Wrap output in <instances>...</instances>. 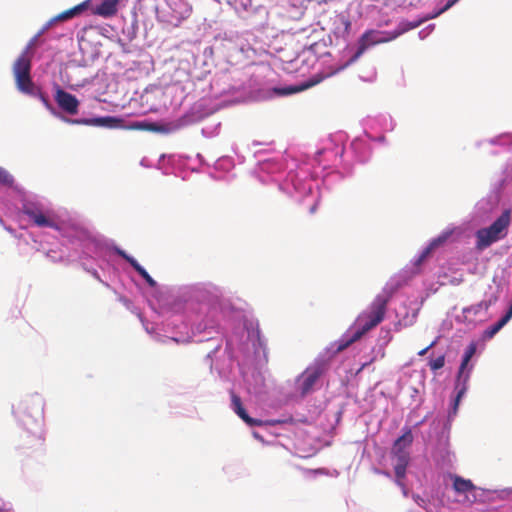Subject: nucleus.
Returning a JSON list of instances; mask_svg holds the SVG:
<instances>
[{"label": "nucleus", "instance_id": "obj_1", "mask_svg": "<svg viewBox=\"0 0 512 512\" xmlns=\"http://www.w3.org/2000/svg\"><path fill=\"white\" fill-rule=\"evenodd\" d=\"M13 414L22 426V446L32 450L42 448L45 442L43 399L38 395L27 396L13 406Z\"/></svg>", "mask_w": 512, "mask_h": 512}, {"label": "nucleus", "instance_id": "obj_2", "mask_svg": "<svg viewBox=\"0 0 512 512\" xmlns=\"http://www.w3.org/2000/svg\"><path fill=\"white\" fill-rule=\"evenodd\" d=\"M389 296L379 294L370 304L368 310L363 311L356 319L357 329L353 334L341 341L337 352H341L350 345L360 340L366 333L377 327L385 318Z\"/></svg>", "mask_w": 512, "mask_h": 512}, {"label": "nucleus", "instance_id": "obj_3", "mask_svg": "<svg viewBox=\"0 0 512 512\" xmlns=\"http://www.w3.org/2000/svg\"><path fill=\"white\" fill-rule=\"evenodd\" d=\"M417 26L418 23L402 22L394 31L368 30L364 32L358 40L357 51L344 67L358 60L369 47L390 42L398 38L403 33L416 28Z\"/></svg>", "mask_w": 512, "mask_h": 512}, {"label": "nucleus", "instance_id": "obj_4", "mask_svg": "<svg viewBox=\"0 0 512 512\" xmlns=\"http://www.w3.org/2000/svg\"><path fill=\"white\" fill-rule=\"evenodd\" d=\"M510 222L511 212L505 210L489 227L479 229L475 234L476 249L483 251L493 243L506 237Z\"/></svg>", "mask_w": 512, "mask_h": 512}, {"label": "nucleus", "instance_id": "obj_5", "mask_svg": "<svg viewBox=\"0 0 512 512\" xmlns=\"http://www.w3.org/2000/svg\"><path fill=\"white\" fill-rule=\"evenodd\" d=\"M31 56L21 53L13 65V73L17 88L27 94L33 93V82L30 76Z\"/></svg>", "mask_w": 512, "mask_h": 512}, {"label": "nucleus", "instance_id": "obj_6", "mask_svg": "<svg viewBox=\"0 0 512 512\" xmlns=\"http://www.w3.org/2000/svg\"><path fill=\"white\" fill-rule=\"evenodd\" d=\"M453 489L458 494H465L466 499L470 503L477 501L484 502L487 496V491L479 488L473 484L469 479H464L458 475L452 477Z\"/></svg>", "mask_w": 512, "mask_h": 512}, {"label": "nucleus", "instance_id": "obj_7", "mask_svg": "<svg viewBox=\"0 0 512 512\" xmlns=\"http://www.w3.org/2000/svg\"><path fill=\"white\" fill-rule=\"evenodd\" d=\"M324 371L325 367L323 363H314L307 367L297 378V388L302 396H305L312 391L315 383L323 375Z\"/></svg>", "mask_w": 512, "mask_h": 512}, {"label": "nucleus", "instance_id": "obj_8", "mask_svg": "<svg viewBox=\"0 0 512 512\" xmlns=\"http://www.w3.org/2000/svg\"><path fill=\"white\" fill-rule=\"evenodd\" d=\"M476 348H477L476 344L474 342H472L469 344V346L467 347V349L464 353V356H463V359H462V362H461V365L459 368L458 376H457V382H458V384H460V382L462 381V386L459 388L457 395L454 399L453 414H456L458 405H459V401H460L461 397L466 392L469 374H464V371H465L469 361L471 360L473 355L476 353ZM458 386L459 385H457V387Z\"/></svg>", "mask_w": 512, "mask_h": 512}, {"label": "nucleus", "instance_id": "obj_9", "mask_svg": "<svg viewBox=\"0 0 512 512\" xmlns=\"http://www.w3.org/2000/svg\"><path fill=\"white\" fill-rule=\"evenodd\" d=\"M182 126L183 123L180 120L167 123L136 121L131 123L127 128L131 130H141L161 134H169L178 131Z\"/></svg>", "mask_w": 512, "mask_h": 512}, {"label": "nucleus", "instance_id": "obj_10", "mask_svg": "<svg viewBox=\"0 0 512 512\" xmlns=\"http://www.w3.org/2000/svg\"><path fill=\"white\" fill-rule=\"evenodd\" d=\"M67 123L78 124V125H88V126H100L107 128H124V120L117 117L105 116V117H96L89 119H69L64 118Z\"/></svg>", "mask_w": 512, "mask_h": 512}, {"label": "nucleus", "instance_id": "obj_11", "mask_svg": "<svg viewBox=\"0 0 512 512\" xmlns=\"http://www.w3.org/2000/svg\"><path fill=\"white\" fill-rule=\"evenodd\" d=\"M89 0H86L70 9H67L55 17L51 18L48 22H46L42 28L40 29V34H44L47 32L54 24L58 22L67 21L69 19H72L78 15H80L83 11H85L88 8Z\"/></svg>", "mask_w": 512, "mask_h": 512}, {"label": "nucleus", "instance_id": "obj_12", "mask_svg": "<svg viewBox=\"0 0 512 512\" xmlns=\"http://www.w3.org/2000/svg\"><path fill=\"white\" fill-rule=\"evenodd\" d=\"M54 99L59 108L67 114L76 115L78 113L80 103L73 94L61 88H57Z\"/></svg>", "mask_w": 512, "mask_h": 512}, {"label": "nucleus", "instance_id": "obj_13", "mask_svg": "<svg viewBox=\"0 0 512 512\" xmlns=\"http://www.w3.org/2000/svg\"><path fill=\"white\" fill-rule=\"evenodd\" d=\"M24 214L38 227H50L58 229V225L55 221L43 213L40 209L35 207H24Z\"/></svg>", "mask_w": 512, "mask_h": 512}, {"label": "nucleus", "instance_id": "obj_14", "mask_svg": "<svg viewBox=\"0 0 512 512\" xmlns=\"http://www.w3.org/2000/svg\"><path fill=\"white\" fill-rule=\"evenodd\" d=\"M231 405L234 412L249 426H261L262 421L250 417L244 409L240 397L231 391Z\"/></svg>", "mask_w": 512, "mask_h": 512}, {"label": "nucleus", "instance_id": "obj_15", "mask_svg": "<svg viewBox=\"0 0 512 512\" xmlns=\"http://www.w3.org/2000/svg\"><path fill=\"white\" fill-rule=\"evenodd\" d=\"M119 0H102L93 8V14L104 18L114 16L118 11Z\"/></svg>", "mask_w": 512, "mask_h": 512}, {"label": "nucleus", "instance_id": "obj_16", "mask_svg": "<svg viewBox=\"0 0 512 512\" xmlns=\"http://www.w3.org/2000/svg\"><path fill=\"white\" fill-rule=\"evenodd\" d=\"M450 235V232H446L437 237L436 239L432 240L430 244L423 250L421 255L418 257L415 264L420 265L431 254V252L435 248L443 244L449 238Z\"/></svg>", "mask_w": 512, "mask_h": 512}, {"label": "nucleus", "instance_id": "obj_17", "mask_svg": "<svg viewBox=\"0 0 512 512\" xmlns=\"http://www.w3.org/2000/svg\"><path fill=\"white\" fill-rule=\"evenodd\" d=\"M413 434L410 428H406L404 433L398 437L392 447V450H406L412 445Z\"/></svg>", "mask_w": 512, "mask_h": 512}, {"label": "nucleus", "instance_id": "obj_18", "mask_svg": "<svg viewBox=\"0 0 512 512\" xmlns=\"http://www.w3.org/2000/svg\"><path fill=\"white\" fill-rule=\"evenodd\" d=\"M119 255L125 259L144 280L150 276L149 273L137 262L135 258L129 256L124 251H119Z\"/></svg>", "mask_w": 512, "mask_h": 512}, {"label": "nucleus", "instance_id": "obj_19", "mask_svg": "<svg viewBox=\"0 0 512 512\" xmlns=\"http://www.w3.org/2000/svg\"><path fill=\"white\" fill-rule=\"evenodd\" d=\"M391 453L396 460L395 465L408 467L410 462V454L407 450H392Z\"/></svg>", "mask_w": 512, "mask_h": 512}, {"label": "nucleus", "instance_id": "obj_20", "mask_svg": "<svg viewBox=\"0 0 512 512\" xmlns=\"http://www.w3.org/2000/svg\"><path fill=\"white\" fill-rule=\"evenodd\" d=\"M507 322L508 321L502 317L498 322H496L495 324H493L484 331V338H493L507 324Z\"/></svg>", "mask_w": 512, "mask_h": 512}, {"label": "nucleus", "instance_id": "obj_21", "mask_svg": "<svg viewBox=\"0 0 512 512\" xmlns=\"http://www.w3.org/2000/svg\"><path fill=\"white\" fill-rule=\"evenodd\" d=\"M317 82H312L310 84H307L305 86H302V87H299V86H290V87H287V88H274V92L280 96H284V95H290V94H293V93H297V92H300L302 91L304 88H308L314 84H316Z\"/></svg>", "mask_w": 512, "mask_h": 512}, {"label": "nucleus", "instance_id": "obj_22", "mask_svg": "<svg viewBox=\"0 0 512 512\" xmlns=\"http://www.w3.org/2000/svg\"><path fill=\"white\" fill-rule=\"evenodd\" d=\"M406 466H400V465H394V472H395V482L396 484L401 487L405 488L404 479L406 477Z\"/></svg>", "mask_w": 512, "mask_h": 512}, {"label": "nucleus", "instance_id": "obj_23", "mask_svg": "<svg viewBox=\"0 0 512 512\" xmlns=\"http://www.w3.org/2000/svg\"><path fill=\"white\" fill-rule=\"evenodd\" d=\"M445 365V356L441 355L429 362L430 369L432 371H437L441 368H443Z\"/></svg>", "mask_w": 512, "mask_h": 512}, {"label": "nucleus", "instance_id": "obj_24", "mask_svg": "<svg viewBox=\"0 0 512 512\" xmlns=\"http://www.w3.org/2000/svg\"><path fill=\"white\" fill-rule=\"evenodd\" d=\"M459 0H448L447 3L440 8L439 10L435 11L429 18H436L448 9H450L453 5H455Z\"/></svg>", "mask_w": 512, "mask_h": 512}, {"label": "nucleus", "instance_id": "obj_25", "mask_svg": "<svg viewBox=\"0 0 512 512\" xmlns=\"http://www.w3.org/2000/svg\"><path fill=\"white\" fill-rule=\"evenodd\" d=\"M0 183L4 185H11L13 183V178L2 167H0Z\"/></svg>", "mask_w": 512, "mask_h": 512}, {"label": "nucleus", "instance_id": "obj_26", "mask_svg": "<svg viewBox=\"0 0 512 512\" xmlns=\"http://www.w3.org/2000/svg\"><path fill=\"white\" fill-rule=\"evenodd\" d=\"M40 31L29 41L26 48L22 53H26V55H29L32 48L36 45L38 38L41 36Z\"/></svg>", "mask_w": 512, "mask_h": 512}, {"label": "nucleus", "instance_id": "obj_27", "mask_svg": "<svg viewBox=\"0 0 512 512\" xmlns=\"http://www.w3.org/2000/svg\"><path fill=\"white\" fill-rule=\"evenodd\" d=\"M490 306V303L489 302H486V301H482L480 302L476 308L474 309L473 307L469 308L467 311H474L475 313L478 311V309H485L487 310Z\"/></svg>", "mask_w": 512, "mask_h": 512}, {"label": "nucleus", "instance_id": "obj_28", "mask_svg": "<svg viewBox=\"0 0 512 512\" xmlns=\"http://www.w3.org/2000/svg\"><path fill=\"white\" fill-rule=\"evenodd\" d=\"M435 344H436V341H433L429 346H427L426 348H424V349H422L421 351H419V352H418V355H419V356H424V355L428 352V350H429L430 348H432Z\"/></svg>", "mask_w": 512, "mask_h": 512}, {"label": "nucleus", "instance_id": "obj_29", "mask_svg": "<svg viewBox=\"0 0 512 512\" xmlns=\"http://www.w3.org/2000/svg\"><path fill=\"white\" fill-rule=\"evenodd\" d=\"M145 281L150 287H155L157 284L156 281L151 276L147 277Z\"/></svg>", "mask_w": 512, "mask_h": 512}, {"label": "nucleus", "instance_id": "obj_30", "mask_svg": "<svg viewBox=\"0 0 512 512\" xmlns=\"http://www.w3.org/2000/svg\"><path fill=\"white\" fill-rule=\"evenodd\" d=\"M512 317V303H511V306L509 307L508 311L506 312V314L503 316V318H505L507 321H509Z\"/></svg>", "mask_w": 512, "mask_h": 512}, {"label": "nucleus", "instance_id": "obj_31", "mask_svg": "<svg viewBox=\"0 0 512 512\" xmlns=\"http://www.w3.org/2000/svg\"><path fill=\"white\" fill-rule=\"evenodd\" d=\"M374 361V359H371V361L369 363H364L362 364L361 368L359 369V371L363 370L367 365H369L370 363H372Z\"/></svg>", "mask_w": 512, "mask_h": 512}]
</instances>
